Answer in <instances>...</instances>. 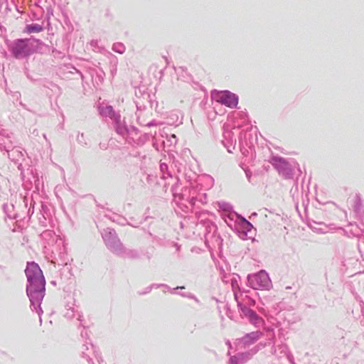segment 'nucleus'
<instances>
[{
  "label": "nucleus",
  "instance_id": "f257e3e1",
  "mask_svg": "<svg viewBox=\"0 0 364 364\" xmlns=\"http://www.w3.org/2000/svg\"><path fill=\"white\" fill-rule=\"evenodd\" d=\"M30 284L27 287V294L31 301L39 302L45 295L46 281L39 266L35 262L28 263L25 270Z\"/></svg>",
  "mask_w": 364,
  "mask_h": 364
},
{
  "label": "nucleus",
  "instance_id": "f03ea898",
  "mask_svg": "<svg viewBox=\"0 0 364 364\" xmlns=\"http://www.w3.org/2000/svg\"><path fill=\"white\" fill-rule=\"evenodd\" d=\"M211 97L216 102L223 104L230 108H235L238 104V97L228 90H213Z\"/></svg>",
  "mask_w": 364,
  "mask_h": 364
},
{
  "label": "nucleus",
  "instance_id": "7ed1b4c3",
  "mask_svg": "<svg viewBox=\"0 0 364 364\" xmlns=\"http://www.w3.org/2000/svg\"><path fill=\"white\" fill-rule=\"evenodd\" d=\"M253 281L255 283L256 288H265L270 284L269 276L264 270L255 274L253 277Z\"/></svg>",
  "mask_w": 364,
  "mask_h": 364
},
{
  "label": "nucleus",
  "instance_id": "20e7f679",
  "mask_svg": "<svg viewBox=\"0 0 364 364\" xmlns=\"http://www.w3.org/2000/svg\"><path fill=\"white\" fill-rule=\"evenodd\" d=\"M27 46V43L26 40L19 39L17 40L14 43V50L16 53V56L17 57L19 54H21L26 47Z\"/></svg>",
  "mask_w": 364,
  "mask_h": 364
},
{
  "label": "nucleus",
  "instance_id": "39448f33",
  "mask_svg": "<svg viewBox=\"0 0 364 364\" xmlns=\"http://www.w3.org/2000/svg\"><path fill=\"white\" fill-rule=\"evenodd\" d=\"M28 33H39L42 31V27L40 25H28L26 27Z\"/></svg>",
  "mask_w": 364,
  "mask_h": 364
}]
</instances>
